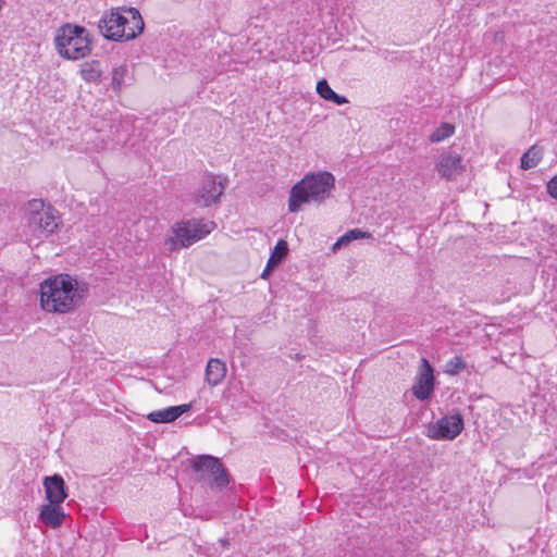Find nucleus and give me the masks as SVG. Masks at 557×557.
Returning <instances> with one entry per match:
<instances>
[{
    "label": "nucleus",
    "mask_w": 557,
    "mask_h": 557,
    "mask_svg": "<svg viewBox=\"0 0 557 557\" xmlns=\"http://www.w3.org/2000/svg\"><path fill=\"white\" fill-rule=\"evenodd\" d=\"M274 268H268V264L265 265V269L263 270V272L261 273V278H267L268 275L270 274V272L273 270Z\"/></svg>",
    "instance_id": "nucleus-26"
},
{
    "label": "nucleus",
    "mask_w": 557,
    "mask_h": 557,
    "mask_svg": "<svg viewBox=\"0 0 557 557\" xmlns=\"http://www.w3.org/2000/svg\"><path fill=\"white\" fill-rule=\"evenodd\" d=\"M81 75L87 83H97L101 77L99 61L85 62L81 65Z\"/></svg>",
    "instance_id": "nucleus-16"
},
{
    "label": "nucleus",
    "mask_w": 557,
    "mask_h": 557,
    "mask_svg": "<svg viewBox=\"0 0 557 557\" xmlns=\"http://www.w3.org/2000/svg\"><path fill=\"white\" fill-rule=\"evenodd\" d=\"M543 158L542 148L536 145L529 148L521 157V168L523 170H529L535 168Z\"/></svg>",
    "instance_id": "nucleus-17"
},
{
    "label": "nucleus",
    "mask_w": 557,
    "mask_h": 557,
    "mask_svg": "<svg viewBox=\"0 0 557 557\" xmlns=\"http://www.w3.org/2000/svg\"><path fill=\"white\" fill-rule=\"evenodd\" d=\"M467 367L465 360L460 356H455L446 363V373L457 375Z\"/></svg>",
    "instance_id": "nucleus-21"
},
{
    "label": "nucleus",
    "mask_w": 557,
    "mask_h": 557,
    "mask_svg": "<svg viewBox=\"0 0 557 557\" xmlns=\"http://www.w3.org/2000/svg\"><path fill=\"white\" fill-rule=\"evenodd\" d=\"M220 542L222 543L223 546L227 545V541L221 540Z\"/></svg>",
    "instance_id": "nucleus-27"
},
{
    "label": "nucleus",
    "mask_w": 557,
    "mask_h": 557,
    "mask_svg": "<svg viewBox=\"0 0 557 557\" xmlns=\"http://www.w3.org/2000/svg\"><path fill=\"white\" fill-rule=\"evenodd\" d=\"M455 133V126L450 123H442L430 136L432 143H440Z\"/></svg>",
    "instance_id": "nucleus-20"
},
{
    "label": "nucleus",
    "mask_w": 557,
    "mask_h": 557,
    "mask_svg": "<svg viewBox=\"0 0 557 557\" xmlns=\"http://www.w3.org/2000/svg\"><path fill=\"white\" fill-rule=\"evenodd\" d=\"M225 185L221 181H216L214 176H207L196 195V203L202 207H209L218 203L223 195Z\"/></svg>",
    "instance_id": "nucleus-10"
},
{
    "label": "nucleus",
    "mask_w": 557,
    "mask_h": 557,
    "mask_svg": "<svg viewBox=\"0 0 557 557\" xmlns=\"http://www.w3.org/2000/svg\"><path fill=\"white\" fill-rule=\"evenodd\" d=\"M330 101L341 106L348 102L347 98L345 96H341L338 94H334L333 97L330 99Z\"/></svg>",
    "instance_id": "nucleus-25"
},
{
    "label": "nucleus",
    "mask_w": 557,
    "mask_h": 557,
    "mask_svg": "<svg viewBox=\"0 0 557 557\" xmlns=\"http://www.w3.org/2000/svg\"><path fill=\"white\" fill-rule=\"evenodd\" d=\"M463 430V418L460 412L443 416L428 428L426 435L432 440L450 441Z\"/></svg>",
    "instance_id": "nucleus-6"
},
{
    "label": "nucleus",
    "mask_w": 557,
    "mask_h": 557,
    "mask_svg": "<svg viewBox=\"0 0 557 557\" xmlns=\"http://www.w3.org/2000/svg\"><path fill=\"white\" fill-rule=\"evenodd\" d=\"M88 285L76 277L61 273L40 284V305L47 312L69 313L82 306Z\"/></svg>",
    "instance_id": "nucleus-1"
},
{
    "label": "nucleus",
    "mask_w": 557,
    "mask_h": 557,
    "mask_svg": "<svg viewBox=\"0 0 557 557\" xmlns=\"http://www.w3.org/2000/svg\"><path fill=\"white\" fill-rule=\"evenodd\" d=\"M335 188V177L331 172L318 171L306 174L289 191L288 210L299 211L305 203H322Z\"/></svg>",
    "instance_id": "nucleus-2"
},
{
    "label": "nucleus",
    "mask_w": 557,
    "mask_h": 557,
    "mask_svg": "<svg viewBox=\"0 0 557 557\" xmlns=\"http://www.w3.org/2000/svg\"><path fill=\"white\" fill-rule=\"evenodd\" d=\"M104 14L99 21L100 33L109 40L128 41L143 33L144 20L136 8H122Z\"/></svg>",
    "instance_id": "nucleus-3"
},
{
    "label": "nucleus",
    "mask_w": 557,
    "mask_h": 557,
    "mask_svg": "<svg viewBox=\"0 0 557 557\" xmlns=\"http://www.w3.org/2000/svg\"><path fill=\"white\" fill-rule=\"evenodd\" d=\"M30 206L33 211L29 216V226L34 232H38L39 237L51 235L59 226L54 212L50 208L44 209L42 201L34 200Z\"/></svg>",
    "instance_id": "nucleus-7"
},
{
    "label": "nucleus",
    "mask_w": 557,
    "mask_h": 557,
    "mask_svg": "<svg viewBox=\"0 0 557 557\" xmlns=\"http://www.w3.org/2000/svg\"><path fill=\"white\" fill-rule=\"evenodd\" d=\"M547 193L557 200V175L547 183Z\"/></svg>",
    "instance_id": "nucleus-24"
},
{
    "label": "nucleus",
    "mask_w": 557,
    "mask_h": 557,
    "mask_svg": "<svg viewBox=\"0 0 557 557\" xmlns=\"http://www.w3.org/2000/svg\"><path fill=\"white\" fill-rule=\"evenodd\" d=\"M54 45L58 53L67 60H79L91 51L89 33L83 26L65 24L59 28Z\"/></svg>",
    "instance_id": "nucleus-4"
},
{
    "label": "nucleus",
    "mask_w": 557,
    "mask_h": 557,
    "mask_svg": "<svg viewBox=\"0 0 557 557\" xmlns=\"http://www.w3.org/2000/svg\"><path fill=\"white\" fill-rule=\"evenodd\" d=\"M317 92L321 98L324 100L330 101V99L333 97L335 91L330 87L327 81L325 78L319 81L317 83Z\"/></svg>",
    "instance_id": "nucleus-23"
},
{
    "label": "nucleus",
    "mask_w": 557,
    "mask_h": 557,
    "mask_svg": "<svg viewBox=\"0 0 557 557\" xmlns=\"http://www.w3.org/2000/svg\"><path fill=\"white\" fill-rule=\"evenodd\" d=\"M191 409V404L171 406L147 414V419L153 423H170Z\"/></svg>",
    "instance_id": "nucleus-12"
},
{
    "label": "nucleus",
    "mask_w": 557,
    "mask_h": 557,
    "mask_svg": "<svg viewBox=\"0 0 557 557\" xmlns=\"http://www.w3.org/2000/svg\"><path fill=\"white\" fill-rule=\"evenodd\" d=\"M65 513L60 504L44 505L39 512V520L51 528H59L63 523Z\"/></svg>",
    "instance_id": "nucleus-14"
},
{
    "label": "nucleus",
    "mask_w": 557,
    "mask_h": 557,
    "mask_svg": "<svg viewBox=\"0 0 557 557\" xmlns=\"http://www.w3.org/2000/svg\"><path fill=\"white\" fill-rule=\"evenodd\" d=\"M288 252V245L285 240L281 239L275 245L269 260L268 268H275L278 265Z\"/></svg>",
    "instance_id": "nucleus-18"
},
{
    "label": "nucleus",
    "mask_w": 557,
    "mask_h": 557,
    "mask_svg": "<svg viewBox=\"0 0 557 557\" xmlns=\"http://www.w3.org/2000/svg\"><path fill=\"white\" fill-rule=\"evenodd\" d=\"M213 228V222H203L194 219L180 222L173 226V236L166 240L169 250L173 251L177 247L187 248L206 237Z\"/></svg>",
    "instance_id": "nucleus-5"
},
{
    "label": "nucleus",
    "mask_w": 557,
    "mask_h": 557,
    "mask_svg": "<svg viewBox=\"0 0 557 557\" xmlns=\"http://www.w3.org/2000/svg\"><path fill=\"white\" fill-rule=\"evenodd\" d=\"M360 238H373V236L371 233L361 231L360 228L350 230L337 239L333 246V250H336V248L342 245H346L355 239Z\"/></svg>",
    "instance_id": "nucleus-19"
},
{
    "label": "nucleus",
    "mask_w": 557,
    "mask_h": 557,
    "mask_svg": "<svg viewBox=\"0 0 557 557\" xmlns=\"http://www.w3.org/2000/svg\"><path fill=\"white\" fill-rule=\"evenodd\" d=\"M226 375V364L218 358H211L206 368V380L210 386L219 385Z\"/></svg>",
    "instance_id": "nucleus-15"
},
{
    "label": "nucleus",
    "mask_w": 557,
    "mask_h": 557,
    "mask_svg": "<svg viewBox=\"0 0 557 557\" xmlns=\"http://www.w3.org/2000/svg\"><path fill=\"white\" fill-rule=\"evenodd\" d=\"M436 169L443 177L451 180L463 171L462 159L458 154H443Z\"/></svg>",
    "instance_id": "nucleus-13"
},
{
    "label": "nucleus",
    "mask_w": 557,
    "mask_h": 557,
    "mask_svg": "<svg viewBox=\"0 0 557 557\" xmlns=\"http://www.w3.org/2000/svg\"><path fill=\"white\" fill-rule=\"evenodd\" d=\"M44 486L49 503L61 504L67 496L65 482L60 474L46 476Z\"/></svg>",
    "instance_id": "nucleus-11"
},
{
    "label": "nucleus",
    "mask_w": 557,
    "mask_h": 557,
    "mask_svg": "<svg viewBox=\"0 0 557 557\" xmlns=\"http://www.w3.org/2000/svg\"><path fill=\"white\" fill-rule=\"evenodd\" d=\"M434 388V374L433 368L425 359H421L419 373L412 386V393L419 400H425L430 397Z\"/></svg>",
    "instance_id": "nucleus-9"
},
{
    "label": "nucleus",
    "mask_w": 557,
    "mask_h": 557,
    "mask_svg": "<svg viewBox=\"0 0 557 557\" xmlns=\"http://www.w3.org/2000/svg\"><path fill=\"white\" fill-rule=\"evenodd\" d=\"M126 72H127V69L124 65H121V66H117V67L113 69V71H112V85H113L115 90L121 89Z\"/></svg>",
    "instance_id": "nucleus-22"
},
{
    "label": "nucleus",
    "mask_w": 557,
    "mask_h": 557,
    "mask_svg": "<svg viewBox=\"0 0 557 557\" xmlns=\"http://www.w3.org/2000/svg\"><path fill=\"white\" fill-rule=\"evenodd\" d=\"M191 468L196 471H208L212 475L213 484L216 488L223 490L228 484V474L219 458L211 455L197 456L193 462Z\"/></svg>",
    "instance_id": "nucleus-8"
}]
</instances>
